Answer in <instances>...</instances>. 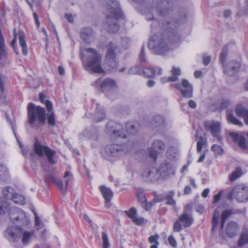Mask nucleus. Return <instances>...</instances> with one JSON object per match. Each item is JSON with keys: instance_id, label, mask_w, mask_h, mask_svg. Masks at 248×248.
Masks as SVG:
<instances>
[{"instance_id": "7c9ffc66", "label": "nucleus", "mask_w": 248, "mask_h": 248, "mask_svg": "<svg viewBox=\"0 0 248 248\" xmlns=\"http://www.w3.org/2000/svg\"><path fill=\"white\" fill-rule=\"evenodd\" d=\"M95 106V119L96 122H99L104 119L105 114L103 109L99 107L98 104H96Z\"/></svg>"}, {"instance_id": "2f4dec72", "label": "nucleus", "mask_w": 248, "mask_h": 248, "mask_svg": "<svg viewBox=\"0 0 248 248\" xmlns=\"http://www.w3.org/2000/svg\"><path fill=\"white\" fill-rule=\"evenodd\" d=\"M172 76L168 78V81L174 82L178 80V76L181 74V70L179 67L172 66L171 70Z\"/></svg>"}, {"instance_id": "72a5a7b5", "label": "nucleus", "mask_w": 248, "mask_h": 248, "mask_svg": "<svg viewBox=\"0 0 248 248\" xmlns=\"http://www.w3.org/2000/svg\"><path fill=\"white\" fill-rule=\"evenodd\" d=\"M140 64L142 65L147 63L148 61L146 58L145 46L143 45L138 57Z\"/></svg>"}, {"instance_id": "774afa93", "label": "nucleus", "mask_w": 248, "mask_h": 248, "mask_svg": "<svg viewBox=\"0 0 248 248\" xmlns=\"http://www.w3.org/2000/svg\"><path fill=\"white\" fill-rule=\"evenodd\" d=\"M101 81V79L100 78L97 79L93 83V85L96 87H98L99 86H100L102 83Z\"/></svg>"}, {"instance_id": "9b49d317", "label": "nucleus", "mask_w": 248, "mask_h": 248, "mask_svg": "<svg viewBox=\"0 0 248 248\" xmlns=\"http://www.w3.org/2000/svg\"><path fill=\"white\" fill-rule=\"evenodd\" d=\"M221 124L216 121H206L204 123L205 129L209 131L211 135L220 141L222 138L220 135L221 133Z\"/></svg>"}, {"instance_id": "bf43d9fd", "label": "nucleus", "mask_w": 248, "mask_h": 248, "mask_svg": "<svg viewBox=\"0 0 248 248\" xmlns=\"http://www.w3.org/2000/svg\"><path fill=\"white\" fill-rule=\"evenodd\" d=\"M139 71V68L137 67H132L128 70V73L130 74H137Z\"/></svg>"}, {"instance_id": "13d9d810", "label": "nucleus", "mask_w": 248, "mask_h": 248, "mask_svg": "<svg viewBox=\"0 0 248 248\" xmlns=\"http://www.w3.org/2000/svg\"><path fill=\"white\" fill-rule=\"evenodd\" d=\"M222 195V191H219L217 194L215 195L214 197L213 203H216L219 202Z\"/></svg>"}, {"instance_id": "8fccbe9b", "label": "nucleus", "mask_w": 248, "mask_h": 248, "mask_svg": "<svg viewBox=\"0 0 248 248\" xmlns=\"http://www.w3.org/2000/svg\"><path fill=\"white\" fill-rule=\"evenodd\" d=\"M181 222L178 221H176L173 227V230L174 232H179L182 230L183 224H181Z\"/></svg>"}, {"instance_id": "5701e85b", "label": "nucleus", "mask_w": 248, "mask_h": 248, "mask_svg": "<svg viewBox=\"0 0 248 248\" xmlns=\"http://www.w3.org/2000/svg\"><path fill=\"white\" fill-rule=\"evenodd\" d=\"M240 67V63L236 61H232L228 64L225 72L229 76H233Z\"/></svg>"}, {"instance_id": "aec40b11", "label": "nucleus", "mask_w": 248, "mask_h": 248, "mask_svg": "<svg viewBox=\"0 0 248 248\" xmlns=\"http://www.w3.org/2000/svg\"><path fill=\"white\" fill-rule=\"evenodd\" d=\"M64 178L65 179V187H64L63 183L61 180H56V185L60 190L63 194L67 191V187L69 182L73 179V175L69 171H66L64 173Z\"/></svg>"}, {"instance_id": "f704fd0d", "label": "nucleus", "mask_w": 248, "mask_h": 248, "mask_svg": "<svg viewBox=\"0 0 248 248\" xmlns=\"http://www.w3.org/2000/svg\"><path fill=\"white\" fill-rule=\"evenodd\" d=\"M219 211L217 209L215 210L212 220V231H214L216 228L218 226L219 221Z\"/></svg>"}, {"instance_id": "ddd939ff", "label": "nucleus", "mask_w": 248, "mask_h": 248, "mask_svg": "<svg viewBox=\"0 0 248 248\" xmlns=\"http://www.w3.org/2000/svg\"><path fill=\"white\" fill-rule=\"evenodd\" d=\"M175 86L180 91L184 97L189 98L192 97L193 87L187 80L184 79L181 84L176 83Z\"/></svg>"}, {"instance_id": "c756f323", "label": "nucleus", "mask_w": 248, "mask_h": 248, "mask_svg": "<svg viewBox=\"0 0 248 248\" xmlns=\"http://www.w3.org/2000/svg\"><path fill=\"white\" fill-rule=\"evenodd\" d=\"M7 55V48L6 47L4 39L0 30V60L5 58Z\"/></svg>"}, {"instance_id": "e2e57ef3", "label": "nucleus", "mask_w": 248, "mask_h": 248, "mask_svg": "<svg viewBox=\"0 0 248 248\" xmlns=\"http://www.w3.org/2000/svg\"><path fill=\"white\" fill-rule=\"evenodd\" d=\"M202 61L205 65H207L210 62L211 57L209 56L204 57Z\"/></svg>"}, {"instance_id": "052dcab7", "label": "nucleus", "mask_w": 248, "mask_h": 248, "mask_svg": "<svg viewBox=\"0 0 248 248\" xmlns=\"http://www.w3.org/2000/svg\"><path fill=\"white\" fill-rule=\"evenodd\" d=\"M33 213L35 216V225L37 226H41V221L40 220L39 217L37 216L35 212H33Z\"/></svg>"}, {"instance_id": "20e7f679", "label": "nucleus", "mask_w": 248, "mask_h": 248, "mask_svg": "<svg viewBox=\"0 0 248 248\" xmlns=\"http://www.w3.org/2000/svg\"><path fill=\"white\" fill-rule=\"evenodd\" d=\"M105 7L107 10L105 27L108 32L115 33L120 28L117 20L122 16L119 3L117 0H110L107 2Z\"/></svg>"}, {"instance_id": "0eeeda50", "label": "nucleus", "mask_w": 248, "mask_h": 248, "mask_svg": "<svg viewBox=\"0 0 248 248\" xmlns=\"http://www.w3.org/2000/svg\"><path fill=\"white\" fill-rule=\"evenodd\" d=\"M118 46L115 42H110L107 45V52L105 61V68L111 72L117 70L118 62L116 59V49Z\"/></svg>"}, {"instance_id": "a211bd4d", "label": "nucleus", "mask_w": 248, "mask_h": 248, "mask_svg": "<svg viewBox=\"0 0 248 248\" xmlns=\"http://www.w3.org/2000/svg\"><path fill=\"white\" fill-rule=\"evenodd\" d=\"M94 31L90 27H86L81 29L80 36L81 39L86 43H90L94 38Z\"/></svg>"}, {"instance_id": "f257e3e1", "label": "nucleus", "mask_w": 248, "mask_h": 248, "mask_svg": "<svg viewBox=\"0 0 248 248\" xmlns=\"http://www.w3.org/2000/svg\"><path fill=\"white\" fill-rule=\"evenodd\" d=\"M8 212L11 222L17 226L8 227L4 231L5 237L8 241L14 243L16 248H21L29 245L34 231H28L20 227L27 225L30 222L26 214L17 207L10 208L8 202L0 198V214H5Z\"/></svg>"}, {"instance_id": "4468645a", "label": "nucleus", "mask_w": 248, "mask_h": 248, "mask_svg": "<svg viewBox=\"0 0 248 248\" xmlns=\"http://www.w3.org/2000/svg\"><path fill=\"white\" fill-rule=\"evenodd\" d=\"M229 136L234 143L238 144L240 148L248 153V133H247L248 139L243 135L235 132H230Z\"/></svg>"}, {"instance_id": "338daca9", "label": "nucleus", "mask_w": 248, "mask_h": 248, "mask_svg": "<svg viewBox=\"0 0 248 248\" xmlns=\"http://www.w3.org/2000/svg\"><path fill=\"white\" fill-rule=\"evenodd\" d=\"M191 189L189 186H186L184 189V194L186 195L189 194L191 192Z\"/></svg>"}, {"instance_id": "6e6d98bb", "label": "nucleus", "mask_w": 248, "mask_h": 248, "mask_svg": "<svg viewBox=\"0 0 248 248\" xmlns=\"http://www.w3.org/2000/svg\"><path fill=\"white\" fill-rule=\"evenodd\" d=\"M137 225H140L144 223V218L143 217H138L137 216L132 220Z\"/></svg>"}, {"instance_id": "4be33fe9", "label": "nucleus", "mask_w": 248, "mask_h": 248, "mask_svg": "<svg viewBox=\"0 0 248 248\" xmlns=\"http://www.w3.org/2000/svg\"><path fill=\"white\" fill-rule=\"evenodd\" d=\"M239 229L238 225L234 221L229 222L226 228V233L229 237H232L237 234Z\"/></svg>"}, {"instance_id": "bb28decb", "label": "nucleus", "mask_w": 248, "mask_h": 248, "mask_svg": "<svg viewBox=\"0 0 248 248\" xmlns=\"http://www.w3.org/2000/svg\"><path fill=\"white\" fill-rule=\"evenodd\" d=\"M240 210L235 211L234 209L225 210H224L221 214V224L220 228L222 229L224 227V224L228 217L231 215L239 213Z\"/></svg>"}, {"instance_id": "69168bd1", "label": "nucleus", "mask_w": 248, "mask_h": 248, "mask_svg": "<svg viewBox=\"0 0 248 248\" xmlns=\"http://www.w3.org/2000/svg\"><path fill=\"white\" fill-rule=\"evenodd\" d=\"M188 106L189 107L192 108H195L196 107V103L192 100H190L188 102Z\"/></svg>"}, {"instance_id": "c85d7f7f", "label": "nucleus", "mask_w": 248, "mask_h": 248, "mask_svg": "<svg viewBox=\"0 0 248 248\" xmlns=\"http://www.w3.org/2000/svg\"><path fill=\"white\" fill-rule=\"evenodd\" d=\"M19 40L20 46L22 47V53L24 55L27 56L28 54V51L26 42L24 39V34L22 31L19 33Z\"/></svg>"}, {"instance_id": "a19ab883", "label": "nucleus", "mask_w": 248, "mask_h": 248, "mask_svg": "<svg viewBox=\"0 0 248 248\" xmlns=\"http://www.w3.org/2000/svg\"><path fill=\"white\" fill-rule=\"evenodd\" d=\"M137 196L142 206H143L144 202L147 201L144 192L142 190H138L137 191Z\"/></svg>"}, {"instance_id": "79ce46f5", "label": "nucleus", "mask_w": 248, "mask_h": 248, "mask_svg": "<svg viewBox=\"0 0 248 248\" xmlns=\"http://www.w3.org/2000/svg\"><path fill=\"white\" fill-rule=\"evenodd\" d=\"M174 195V192L173 191H170L166 195V199L167 201L166 203L171 205H174L175 204V201L173 199V197Z\"/></svg>"}, {"instance_id": "f03ea898", "label": "nucleus", "mask_w": 248, "mask_h": 248, "mask_svg": "<svg viewBox=\"0 0 248 248\" xmlns=\"http://www.w3.org/2000/svg\"><path fill=\"white\" fill-rule=\"evenodd\" d=\"M186 18L185 12L182 13L177 18L170 17L166 18L161 23V27L165 32L163 34L158 32L153 35L148 43L149 48L153 50L156 54L162 55L168 51L170 49L169 39L164 34H166L170 40L179 39L178 27L186 20Z\"/></svg>"}, {"instance_id": "7ed1b4c3", "label": "nucleus", "mask_w": 248, "mask_h": 248, "mask_svg": "<svg viewBox=\"0 0 248 248\" xmlns=\"http://www.w3.org/2000/svg\"><path fill=\"white\" fill-rule=\"evenodd\" d=\"M106 132L112 138L118 140V143L109 144L105 148L107 155L117 158L126 155L133 150L132 142L124 133L123 125L113 121H109L106 125Z\"/></svg>"}, {"instance_id": "e433bc0d", "label": "nucleus", "mask_w": 248, "mask_h": 248, "mask_svg": "<svg viewBox=\"0 0 248 248\" xmlns=\"http://www.w3.org/2000/svg\"><path fill=\"white\" fill-rule=\"evenodd\" d=\"M227 120L230 124L240 126L243 125V123L231 113L227 115Z\"/></svg>"}, {"instance_id": "6e6552de", "label": "nucleus", "mask_w": 248, "mask_h": 248, "mask_svg": "<svg viewBox=\"0 0 248 248\" xmlns=\"http://www.w3.org/2000/svg\"><path fill=\"white\" fill-rule=\"evenodd\" d=\"M229 199H235L240 202H244L248 200V187L244 184L234 186L228 195Z\"/></svg>"}, {"instance_id": "412c9836", "label": "nucleus", "mask_w": 248, "mask_h": 248, "mask_svg": "<svg viewBox=\"0 0 248 248\" xmlns=\"http://www.w3.org/2000/svg\"><path fill=\"white\" fill-rule=\"evenodd\" d=\"M100 190L105 200L106 207L109 208L110 205L109 202L111 200L113 195V193L112 190L108 187L104 186H99Z\"/></svg>"}, {"instance_id": "4d7b16f0", "label": "nucleus", "mask_w": 248, "mask_h": 248, "mask_svg": "<svg viewBox=\"0 0 248 248\" xmlns=\"http://www.w3.org/2000/svg\"><path fill=\"white\" fill-rule=\"evenodd\" d=\"M168 241L169 244L173 247H176L177 246V243L175 239L174 238L172 235H170L168 237Z\"/></svg>"}, {"instance_id": "37998d69", "label": "nucleus", "mask_w": 248, "mask_h": 248, "mask_svg": "<svg viewBox=\"0 0 248 248\" xmlns=\"http://www.w3.org/2000/svg\"><path fill=\"white\" fill-rule=\"evenodd\" d=\"M102 239L103 242V248H108L110 246L109 240L108 237L107 233L105 232H102Z\"/></svg>"}, {"instance_id": "a18cd8bd", "label": "nucleus", "mask_w": 248, "mask_h": 248, "mask_svg": "<svg viewBox=\"0 0 248 248\" xmlns=\"http://www.w3.org/2000/svg\"><path fill=\"white\" fill-rule=\"evenodd\" d=\"M199 139L197 143V151L198 153L202 151L203 145L205 143L206 141V140L202 136H200Z\"/></svg>"}, {"instance_id": "4c0bfd02", "label": "nucleus", "mask_w": 248, "mask_h": 248, "mask_svg": "<svg viewBox=\"0 0 248 248\" xmlns=\"http://www.w3.org/2000/svg\"><path fill=\"white\" fill-rule=\"evenodd\" d=\"M248 243V232H243L240 236L238 245L242 247Z\"/></svg>"}, {"instance_id": "09e8293b", "label": "nucleus", "mask_w": 248, "mask_h": 248, "mask_svg": "<svg viewBox=\"0 0 248 248\" xmlns=\"http://www.w3.org/2000/svg\"><path fill=\"white\" fill-rule=\"evenodd\" d=\"M228 54V48L226 46L223 48L222 52L220 55V61L223 64L224 63L225 59Z\"/></svg>"}, {"instance_id": "49530a36", "label": "nucleus", "mask_w": 248, "mask_h": 248, "mask_svg": "<svg viewBox=\"0 0 248 248\" xmlns=\"http://www.w3.org/2000/svg\"><path fill=\"white\" fill-rule=\"evenodd\" d=\"M125 214L132 220L137 216V210L134 208H131L129 211H125Z\"/></svg>"}, {"instance_id": "c9c22d12", "label": "nucleus", "mask_w": 248, "mask_h": 248, "mask_svg": "<svg viewBox=\"0 0 248 248\" xmlns=\"http://www.w3.org/2000/svg\"><path fill=\"white\" fill-rule=\"evenodd\" d=\"M8 172L7 167L3 164H0V181H4L7 178Z\"/></svg>"}, {"instance_id": "6ab92c4d", "label": "nucleus", "mask_w": 248, "mask_h": 248, "mask_svg": "<svg viewBox=\"0 0 248 248\" xmlns=\"http://www.w3.org/2000/svg\"><path fill=\"white\" fill-rule=\"evenodd\" d=\"M165 125V120L163 116L160 115L155 116L151 121V127L156 131L163 129Z\"/></svg>"}, {"instance_id": "cd10ccee", "label": "nucleus", "mask_w": 248, "mask_h": 248, "mask_svg": "<svg viewBox=\"0 0 248 248\" xmlns=\"http://www.w3.org/2000/svg\"><path fill=\"white\" fill-rule=\"evenodd\" d=\"M140 125L138 123H127L125 125L126 131L131 134H135L139 130Z\"/></svg>"}, {"instance_id": "dca6fc26", "label": "nucleus", "mask_w": 248, "mask_h": 248, "mask_svg": "<svg viewBox=\"0 0 248 248\" xmlns=\"http://www.w3.org/2000/svg\"><path fill=\"white\" fill-rule=\"evenodd\" d=\"M3 194L5 198L12 200L15 203L24 204L26 202L24 197L21 196H19L20 199V201L17 200L18 195L15 194V190L12 187L9 186L5 188L3 190Z\"/></svg>"}, {"instance_id": "39448f33", "label": "nucleus", "mask_w": 248, "mask_h": 248, "mask_svg": "<svg viewBox=\"0 0 248 248\" xmlns=\"http://www.w3.org/2000/svg\"><path fill=\"white\" fill-rule=\"evenodd\" d=\"M84 50L89 53L83 64L85 70L95 73H104L105 71L101 65L102 57L96 49L89 47L85 48Z\"/></svg>"}, {"instance_id": "a878e982", "label": "nucleus", "mask_w": 248, "mask_h": 248, "mask_svg": "<svg viewBox=\"0 0 248 248\" xmlns=\"http://www.w3.org/2000/svg\"><path fill=\"white\" fill-rule=\"evenodd\" d=\"M179 220L182 223L184 228L190 226L193 222V218L186 213H184L179 217Z\"/></svg>"}, {"instance_id": "680f3d73", "label": "nucleus", "mask_w": 248, "mask_h": 248, "mask_svg": "<svg viewBox=\"0 0 248 248\" xmlns=\"http://www.w3.org/2000/svg\"><path fill=\"white\" fill-rule=\"evenodd\" d=\"M153 204L151 202H144L143 206H142L146 210H149L153 207Z\"/></svg>"}, {"instance_id": "423d86ee", "label": "nucleus", "mask_w": 248, "mask_h": 248, "mask_svg": "<svg viewBox=\"0 0 248 248\" xmlns=\"http://www.w3.org/2000/svg\"><path fill=\"white\" fill-rule=\"evenodd\" d=\"M28 122L31 127L35 126V123L38 125H43L46 123V110L44 108L36 106L33 103H30L27 107Z\"/></svg>"}, {"instance_id": "603ef678", "label": "nucleus", "mask_w": 248, "mask_h": 248, "mask_svg": "<svg viewBox=\"0 0 248 248\" xmlns=\"http://www.w3.org/2000/svg\"><path fill=\"white\" fill-rule=\"evenodd\" d=\"M45 175L49 181L55 182L56 181V178L53 173H49L48 171H45Z\"/></svg>"}, {"instance_id": "58836bf2", "label": "nucleus", "mask_w": 248, "mask_h": 248, "mask_svg": "<svg viewBox=\"0 0 248 248\" xmlns=\"http://www.w3.org/2000/svg\"><path fill=\"white\" fill-rule=\"evenodd\" d=\"M142 74L146 78H149L154 77L155 73V70L153 68L147 67L142 69Z\"/></svg>"}, {"instance_id": "f3484780", "label": "nucleus", "mask_w": 248, "mask_h": 248, "mask_svg": "<svg viewBox=\"0 0 248 248\" xmlns=\"http://www.w3.org/2000/svg\"><path fill=\"white\" fill-rule=\"evenodd\" d=\"M158 169L160 170L161 172V177L163 178H166L170 175H173L175 172L171 165L167 161H165L162 163L160 165V169Z\"/></svg>"}, {"instance_id": "ea45409f", "label": "nucleus", "mask_w": 248, "mask_h": 248, "mask_svg": "<svg viewBox=\"0 0 248 248\" xmlns=\"http://www.w3.org/2000/svg\"><path fill=\"white\" fill-rule=\"evenodd\" d=\"M217 105L219 106L220 109H226L230 105V101L225 98H222L217 102Z\"/></svg>"}, {"instance_id": "3c124183", "label": "nucleus", "mask_w": 248, "mask_h": 248, "mask_svg": "<svg viewBox=\"0 0 248 248\" xmlns=\"http://www.w3.org/2000/svg\"><path fill=\"white\" fill-rule=\"evenodd\" d=\"M211 150L218 154H222L223 152L222 148L217 144H214L211 147Z\"/></svg>"}, {"instance_id": "b1692460", "label": "nucleus", "mask_w": 248, "mask_h": 248, "mask_svg": "<svg viewBox=\"0 0 248 248\" xmlns=\"http://www.w3.org/2000/svg\"><path fill=\"white\" fill-rule=\"evenodd\" d=\"M116 87V84L113 79L107 78L104 79L100 85L102 92H106Z\"/></svg>"}, {"instance_id": "c03bdc74", "label": "nucleus", "mask_w": 248, "mask_h": 248, "mask_svg": "<svg viewBox=\"0 0 248 248\" xmlns=\"http://www.w3.org/2000/svg\"><path fill=\"white\" fill-rule=\"evenodd\" d=\"M247 110L242 106H237L235 109V113L239 116L244 118Z\"/></svg>"}, {"instance_id": "473e14b6", "label": "nucleus", "mask_w": 248, "mask_h": 248, "mask_svg": "<svg viewBox=\"0 0 248 248\" xmlns=\"http://www.w3.org/2000/svg\"><path fill=\"white\" fill-rule=\"evenodd\" d=\"M242 174V169L240 167H237L235 170L232 172L231 175L229 176L230 180L231 182L236 180L240 177Z\"/></svg>"}, {"instance_id": "f8f14e48", "label": "nucleus", "mask_w": 248, "mask_h": 248, "mask_svg": "<svg viewBox=\"0 0 248 248\" xmlns=\"http://www.w3.org/2000/svg\"><path fill=\"white\" fill-rule=\"evenodd\" d=\"M161 172L157 168L152 167L145 170L141 173L142 179L146 182H156L161 178Z\"/></svg>"}, {"instance_id": "1a4fd4ad", "label": "nucleus", "mask_w": 248, "mask_h": 248, "mask_svg": "<svg viewBox=\"0 0 248 248\" xmlns=\"http://www.w3.org/2000/svg\"><path fill=\"white\" fill-rule=\"evenodd\" d=\"M33 147L35 153L37 155L41 157L45 155L49 163L52 165L56 163V161L54 158L56 154L55 151L49 148L47 146L42 145L38 141L37 138L33 144Z\"/></svg>"}, {"instance_id": "864d4df0", "label": "nucleus", "mask_w": 248, "mask_h": 248, "mask_svg": "<svg viewBox=\"0 0 248 248\" xmlns=\"http://www.w3.org/2000/svg\"><path fill=\"white\" fill-rule=\"evenodd\" d=\"M167 194H161L159 195H156L155 197V202H161L166 199Z\"/></svg>"}, {"instance_id": "9d476101", "label": "nucleus", "mask_w": 248, "mask_h": 248, "mask_svg": "<svg viewBox=\"0 0 248 248\" xmlns=\"http://www.w3.org/2000/svg\"><path fill=\"white\" fill-rule=\"evenodd\" d=\"M153 8L156 9L157 13L162 16L169 15L172 11L173 4L168 0H154L152 4Z\"/></svg>"}, {"instance_id": "de8ad7c7", "label": "nucleus", "mask_w": 248, "mask_h": 248, "mask_svg": "<svg viewBox=\"0 0 248 248\" xmlns=\"http://www.w3.org/2000/svg\"><path fill=\"white\" fill-rule=\"evenodd\" d=\"M121 44L124 49L128 48L131 46V41L127 37H124L122 39Z\"/></svg>"}, {"instance_id": "2eb2a0df", "label": "nucleus", "mask_w": 248, "mask_h": 248, "mask_svg": "<svg viewBox=\"0 0 248 248\" xmlns=\"http://www.w3.org/2000/svg\"><path fill=\"white\" fill-rule=\"evenodd\" d=\"M166 146L162 140H154L152 143V148L149 151L150 156L155 160L158 154L163 152Z\"/></svg>"}, {"instance_id": "393cba45", "label": "nucleus", "mask_w": 248, "mask_h": 248, "mask_svg": "<svg viewBox=\"0 0 248 248\" xmlns=\"http://www.w3.org/2000/svg\"><path fill=\"white\" fill-rule=\"evenodd\" d=\"M46 108L47 111L50 112L47 116V121L49 124L51 125L52 126H54L56 125V121L54 116V113L53 111H51L52 109V104L51 102L47 100L45 103Z\"/></svg>"}, {"instance_id": "5fc2aeb1", "label": "nucleus", "mask_w": 248, "mask_h": 248, "mask_svg": "<svg viewBox=\"0 0 248 248\" xmlns=\"http://www.w3.org/2000/svg\"><path fill=\"white\" fill-rule=\"evenodd\" d=\"M159 238V235H151L148 238V241L150 243L157 244V245H159V242L157 241V239Z\"/></svg>"}, {"instance_id": "0e129e2a", "label": "nucleus", "mask_w": 248, "mask_h": 248, "mask_svg": "<svg viewBox=\"0 0 248 248\" xmlns=\"http://www.w3.org/2000/svg\"><path fill=\"white\" fill-rule=\"evenodd\" d=\"M65 18L68 20V21L69 22H70V23L73 22L74 19H73V16L71 14H66L65 15Z\"/></svg>"}]
</instances>
